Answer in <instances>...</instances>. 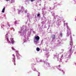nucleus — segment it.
<instances>
[{
    "label": "nucleus",
    "instance_id": "1",
    "mask_svg": "<svg viewBox=\"0 0 76 76\" xmlns=\"http://www.w3.org/2000/svg\"><path fill=\"white\" fill-rule=\"evenodd\" d=\"M34 39L36 40L37 41H38L39 40V37L38 36H37L36 37H35Z\"/></svg>",
    "mask_w": 76,
    "mask_h": 76
},
{
    "label": "nucleus",
    "instance_id": "3",
    "mask_svg": "<svg viewBox=\"0 0 76 76\" xmlns=\"http://www.w3.org/2000/svg\"><path fill=\"white\" fill-rule=\"evenodd\" d=\"M53 39H54L56 38V35H53L52 37Z\"/></svg>",
    "mask_w": 76,
    "mask_h": 76
},
{
    "label": "nucleus",
    "instance_id": "20",
    "mask_svg": "<svg viewBox=\"0 0 76 76\" xmlns=\"http://www.w3.org/2000/svg\"><path fill=\"white\" fill-rule=\"evenodd\" d=\"M15 65V64H14Z\"/></svg>",
    "mask_w": 76,
    "mask_h": 76
},
{
    "label": "nucleus",
    "instance_id": "7",
    "mask_svg": "<svg viewBox=\"0 0 76 76\" xmlns=\"http://www.w3.org/2000/svg\"><path fill=\"white\" fill-rule=\"evenodd\" d=\"M72 47H71V48L69 50V52H70V53H71V52L72 51Z\"/></svg>",
    "mask_w": 76,
    "mask_h": 76
},
{
    "label": "nucleus",
    "instance_id": "8",
    "mask_svg": "<svg viewBox=\"0 0 76 76\" xmlns=\"http://www.w3.org/2000/svg\"><path fill=\"white\" fill-rule=\"evenodd\" d=\"M62 35L63 34L62 33H60V36L61 37H62Z\"/></svg>",
    "mask_w": 76,
    "mask_h": 76
},
{
    "label": "nucleus",
    "instance_id": "6",
    "mask_svg": "<svg viewBox=\"0 0 76 76\" xmlns=\"http://www.w3.org/2000/svg\"><path fill=\"white\" fill-rule=\"evenodd\" d=\"M7 41L8 42H9V38L7 37L6 39Z\"/></svg>",
    "mask_w": 76,
    "mask_h": 76
},
{
    "label": "nucleus",
    "instance_id": "11",
    "mask_svg": "<svg viewBox=\"0 0 76 76\" xmlns=\"http://www.w3.org/2000/svg\"><path fill=\"white\" fill-rule=\"evenodd\" d=\"M13 50H15V48L13 47H12L11 48Z\"/></svg>",
    "mask_w": 76,
    "mask_h": 76
},
{
    "label": "nucleus",
    "instance_id": "9",
    "mask_svg": "<svg viewBox=\"0 0 76 76\" xmlns=\"http://www.w3.org/2000/svg\"><path fill=\"white\" fill-rule=\"evenodd\" d=\"M39 16H40V14H38L37 15V17H39Z\"/></svg>",
    "mask_w": 76,
    "mask_h": 76
},
{
    "label": "nucleus",
    "instance_id": "17",
    "mask_svg": "<svg viewBox=\"0 0 76 76\" xmlns=\"http://www.w3.org/2000/svg\"><path fill=\"white\" fill-rule=\"evenodd\" d=\"M25 12L26 13V12H26V11H25Z\"/></svg>",
    "mask_w": 76,
    "mask_h": 76
},
{
    "label": "nucleus",
    "instance_id": "14",
    "mask_svg": "<svg viewBox=\"0 0 76 76\" xmlns=\"http://www.w3.org/2000/svg\"><path fill=\"white\" fill-rule=\"evenodd\" d=\"M11 40L12 41V40H13V38H11Z\"/></svg>",
    "mask_w": 76,
    "mask_h": 76
},
{
    "label": "nucleus",
    "instance_id": "21",
    "mask_svg": "<svg viewBox=\"0 0 76 76\" xmlns=\"http://www.w3.org/2000/svg\"><path fill=\"white\" fill-rule=\"evenodd\" d=\"M38 76H39V75Z\"/></svg>",
    "mask_w": 76,
    "mask_h": 76
},
{
    "label": "nucleus",
    "instance_id": "4",
    "mask_svg": "<svg viewBox=\"0 0 76 76\" xmlns=\"http://www.w3.org/2000/svg\"><path fill=\"white\" fill-rule=\"evenodd\" d=\"M5 10V7H4L3 9H2V13H4V11Z\"/></svg>",
    "mask_w": 76,
    "mask_h": 76
},
{
    "label": "nucleus",
    "instance_id": "2",
    "mask_svg": "<svg viewBox=\"0 0 76 76\" xmlns=\"http://www.w3.org/2000/svg\"><path fill=\"white\" fill-rule=\"evenodd\" d=\"M69 45H71V46L72 45H73V41H72V40H71L70 41Z\"/></svg>",
    "mask_w": 76,
    "mask_h": 76
},
{
    "label": "nucleus",
    "instance_id": "10",
    "mask_svg": "<svg viewBox=\"0 0 76 76\" xmlns=\"http://www.w3.org/2000/svg\"><path fill=\"white\" fill-rule=\"evenodd\" d=\"M16 54H18V51H16Z\"/></svg>",
    "mask_w": 76,
    "mask_h": 76
},
{
    "label": "nucleus",
    "instance_id": "16",
    "mask_svg": "<svg viewBox=\"0 0 76 76\" xmlns=\"http://www.w3.org/2000/svg\"><path fill=\"white\" fill-rule=\"evenodd\" d=\"M12 56H15V55L13 54V55H12Z\"/></svg>",
    "mask_w": 76,
    "mask_h": 76
},
{
    "label": "nucleus",
    "instance_id": "15",
    "mask_svg": "<svg viewBox=\"0 0 76 76\" xmlns=\"http://www.w3.org/2000/svg\"><path fill=\"white\" fill-rule=\"evenodd\" d=\"M6 1H10V0H6Z\"/></svg>",
    "mask_w": 76,
    "mask_h": 76
},
{
    "label": "nucleus",
    "instance_id": "18",
    "mask_svg": "<svg viewBox=\"0 0 76 76\" xmlns=\"http://www.w3.org/2000/svg\"><path fill=\"white\" fill-rule=\"evenodd\" d=\"M20 56V55L19 54H18V56Z\"/></svg>",
    "mask_w": 76,
    "mask_h": 76
},
{
    "label": "nucleus",
    "instance_id": "5",
    "mask_svg": "<svg viewBox=\"0 0 76 76\" xmlns=\"http://www.w3.org/2000/svg\"><path fill=\"white\" fill-rule=\"evenodd\" d=\"M40 49L39 48H36V50L37 51H39Z\"/></svg>",
    "mask_w": 76,
    "mask_h": 76
},
{
    "label": "nucleus",
    "instance_id": "19",
    "mask_svg": "<svg viewBox=\"0 0 76 76\" xmlns=\"http://www.w3.org/2000/svg\"><path fill=\"white\" fill-rule=\"evenodd\" d=\"M17 57H18V56H17Z\"/></svg>",
    "mask_w": 76,
    "mask_h": 76
},
{
    "label": "nucleus",
    "instance_id": "12",
    "mask_svg": "<svg viewBox=\"0 0 76 76\" xmlns=\"http://www.w3.org/2000/svg\"><path fill=\"white\" fill-rule=\"evenodd\" d=\"M11 41L12 44H14V42H13V41H12V40H11Z\"/></svg>",
    "mask_w": 76,
    "mask_h": 76
},
{
    "label": "nucleus",
    "instance_id": "13",
    "mask_svg": "<svg viewBox=\"0 0 76 76\" xmlns=\"http://www.w3.org/2000/svg\"><path fill=\"white\" fill-rule=\"evenodd\" d=\"M35 0H31V2H32L33 1H35Z\"/></svg>",
    "mask_w": 76,
    "mask_h": 76
}]
</instances>
